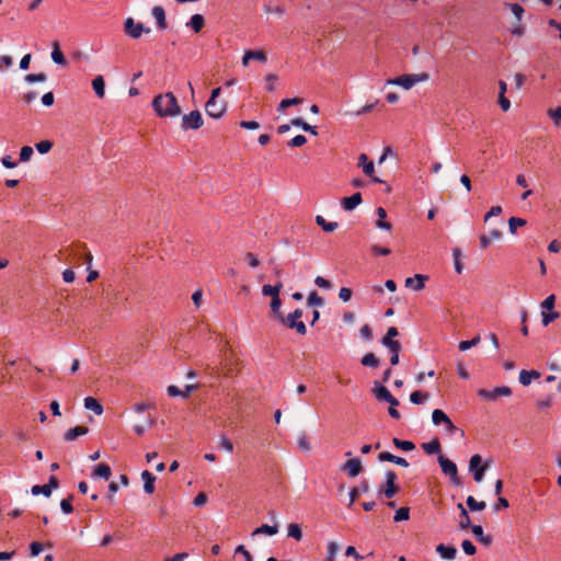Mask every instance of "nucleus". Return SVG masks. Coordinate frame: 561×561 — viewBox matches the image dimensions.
Listing matches in <instances>:
<instances>
[{
  "label": "nucleus",
  "mask_w": 561,
  "mask_h": 561,
  "mask_svg": "<svg viewBox=\"0 0 561 561\" xmlns=\"http://www.w3.org/2000/svg\"><path fill=\"white\" fill-rule=\"evenodd\" d=\"M540 316L541 323L543 327H548L551 322L559 319L560 314L556 310V295L551 294L547 296L540 304Z\"/></svg>",
  "instance_id": "4"
},
{
  "label": "nucleus",
  "mask_w": 561,
  "mask_h": 561,
  "mask_svg": "<svg viewBox=\"0 0 561 561\" xmlns=\"http://www.w3.org/2000/svg\"><path fill=\"white\" fill-rule=\"evenodd\" d=\"M409 518L410 510L408 507H401L397 510L393 516V520L397 523L408 520Z\"/></svg>",
  "instance_id": "53"
},
{
  "label": "nucleus",
  "mask_w": 561,
  "mask_h": 561,
  "mask_svg": "<svg viewBox=\"0 0 561 561\" xmlns=\"http://www.w3.org/2000/svg\"><path fill=\"white\" fill-rule=\"evenodd\" d=\"M516 184L518 186L523 187V190H525V192L520 196L523 201L527 199L533 194V191L527 188L528 183H527V179L524 174H518L516 176Z\"/></svg>",
  "instance_id": "39"
},
{
  "label": "nucleus",
  "mask_w": 561,
  "mask_h": 561,
  "mask_svg": "<svg viewBox=\"0 0 561 561\" xmlns=\"http://www.w3.org/2000/svg\"><path fill=\"white\" fill-rule=\"evenodd\" d=\"M480 342H481L480 335H476L474 337H472L469 341H461L458 346L461 352H466V351L470 350L471 347L477 346Z\"/></svg>",
  "instance_id": "48"
},
{
  "label": "nucleus",
  "mask_w": 561,
  "mask_h": 561,
  "mask_svg": "<svg viewBox=\"0 0 561 561\" xmlns=\"http://www.w3.org/2000/svg\"><path fill=\"white\" fill-rule=\"evenodd\" d=\"M457 508L460 511V516H461L460 522H459V527L461 529L468 528L471 524V520H470V517H469L466 508L463 507V505L461 503H458Z\"/></svg>",
  "instance_id": "43"
},
{
  "label": "nucleus",
  "mask_w": 561,
  "mask_h": 561,
  "mask_svg": "<svg viewBox=\"0 0 561 561\" xmlns=\"http://www.w3.org/2000/svg\"><path fill=\"white\" fill-rule=\"evenodd\" d=\"M152 107L160 118H176L181 114V106L172 92L156 95L152 100Z\"/></svg>",
  "instance_id": "1"
},
{
  "label": "nucleus",
  "mask_w": 561,
  "mask_h": 561,
  "mask_svg": "<svg viewBox=\"0 0 561 561\" xmlns=\"http://www.w3.org/2000/svg\"><path fill=\"white\" fill-rule=\"evenodd\" d=\"M376 214L378 217V220L376 221L377 229L390 231L392 229V225L386 220L387 218V211L383 207H378L376 209Z\"/></svg>",
  "instance_id": "21"
},
{
  "label": "nucleus",
  "mask_w": 561,
  "mask_h": 561,
  "mask_svg": "<svg viewBox=\"0 0 561 561\" xmlns=\"http://www.w3.org/2000/svg\"><path fill=\"white\" fill-rule=\"evenodd\" d=\"M340 543L336 540H328L325 545V558L323 561H336Z\"/></svg>",
  "instance_id": "20"
},
{
  "label": "nucleus",
  "mask_w": 561,
  "mask_h": 561,
  "mask_svg": "<svg viewBox=\"0 0 561 561\" xmlns=\"http://www.w3.org/2000/svg\"><path fill=\"white\" fill-rule=\"evenodd\" d=\"M286 531L288 538H291L298 542L304 538L301 525L298 523H289L286 527Z\"/></svg>",
  "instance_id": "22"
},
{
  "label": "nucleus",
  "mask_w": 561,
  "mask_h": 561,
  "mask_svg": "<svg viewBox=\"0 0 561 561\" xmlns=\"http://www.w3.org/2000/svg\"><path fill=\"white\" fill-rule=\"evenodd\" d=\"M152 15L157 21L158 27L162 31L167 30V18L164 9L160 5H156L152 8Z\"/></svg>",
  "instance_id": "25"
},
{
  "label": "nucleus",
  "mask_w": 561,
  "mask_h": 561,
  "mask_svg": "<svg viewBox=\"0 0 561 561\" xmlns=\"http://www.w3.org/2000/svg\"><path fill=\"white\" fill-rule=\"evenodd\" d=\"M280 306H282V301H280V298L279 296L278 297H275L272 299L271 301V309H272V312L275 314V317L284 323L285 321V318L283 317V314L280 313Z\"/></svg>",
  "instance_id": "45"
},
{
  "label": "nucleus",
  "mask_w": 561,
  "mask_h": 561,
  "mask_svg": "<svg viewBox=\"0 0 561 561\" xmlns=\"http://www.w3.org/2000/svg\"><path fill=\"white\" fill-rule=\"evenodd\" d=\"M430 80V76L426 72L417 73H404L392 79H388L385 84L399 87L404 91L413 89L417 84L425 83Z\"/></svg>",
  "instance_id": "2"
},
{
  "label": "nucleus",
  "mask_w": 561,
  "mask_h": 561,
  "mask_svg": "<svg viewBox=\"0 0 561 561\" xmlns=\"http://www.w3.org/2000/svg\"><path fill=\"white\" fill-rule=\"evenodd\" d=\"M363 199H362L360 193H354L352 196L343 198L342 207L345 210L350 211V210H353L354 208H356L358 205H360Z\"/></svg>",
  "instance_id": "26"
},
{
  "label": "nucleus",
  "mask_w": 561,
  "mask_h": 561,
  "mask_svg": "<svg viewBox=\"0 0 561 561\" xmlns=\"http://www.w3.org/2000/svg\"><path fill=\"white\" fill-rule=\"evenodd\" d=\"M278 533V526L277 525H267L263 524L260 527L255 528L251 536L255 537L259 535H267V536H275Z\"/></svg>",
  "instance_id": "30"
},
{
  "label": "nucleus",
  "mask_w": 561,
  "mask_h": 561,
  "mask_svg": "<svg viewBox=\"0 0 561 561\" xmlns=\"http://www.w3.org/2000/svg\"><path fill=\"white\" fill-rule=\"evenodd\" d=\"M461 548H462L463 552L468 556H473L477 551L474 545L468 539H466L461 542Z\"/></svg>",
  "instance_id": "62"
},
{
  "label": "nucleus",
  "mask_w": 561,
  "mask_h": 561,
  "mask_svg": "<svg viewBox=\"0 0 561 561\" xmlns=\"http://www.w3.org/2000/svg\"><path fill=\"white\" fill-rule=\"evenodd\" d=\"M31 493L34 496L39 495V494H43L46 497L50 496L49 486H46V484H44V485H33L32 489H31Z\"/></svg>",
  "instance_id": "56"
},
{
  "label": "nucleus",
  "mask_w": 561,
  "mask_h": 561,
  "mask_svg": "<svg viewBox=\"0 0 561 561\" xmlns=\"http://www.w3.org/2000/svg\"><path fill=\"white\" fill-rule=\"evenodd\" d=\"M526 225V221L522 218H517V217H511L508 219V227H510V232L512 234H515L516 233V229L518 227H523Z\"/></svg>",
  "instance_id": "54"
},
{
  "label": "nucleus",
  "mask_w": 561,
  "mask_h": 561,
  "mask_svg": "<svg viewBox=\"0 0 561 561\" xmlns=\"http://www.w3.org/2000/svg\"><path fill=\"white\" fill-rule=\"evenodd\" d=\"M316 222L325 231L333 232L337 228L336 221H327L323 216H316Z\"/></svg>",
  "instance_id": "37"
},
{
  "label": "nucleus",
  "mask_w": 561,
  "mask_h": 561,
  "mask_svg": "<svg viewBox=\"0 0 561 561\" xmlns=\"http://www.w3.org/2000/svg\"><path fill=\"white\" fill-rule=\"evenodd\" d=\"M301 102H302V100L299 98L284 99L280 101V103L278 105V111L280 113H283L287 107L293 106V105H298Z\"/></svg>",
  "instance_id": "50"
},
{
  "label": "nucleus",
  "mask_w": 561,
  "mask_h": 561,
  "mask_svg": "<svg viewBox=\"0 0 561 561\" xmlns=\"http://www.w3.org/2000/svg\"><path fill=\"white\" fill-rule=\"evenodd\" d=\"M50 57H51V60L58 66L64 67L67 64L66 58H65L62 51L60 50L58 43H54Z\"/></svg>",
  "instance_id": "34"
},
{
  "label": "nucleus",
  "mask_w": 561,
  "mask_h": 561,
  "mask_svg": "<svg viewBox=\"0 0 561 561\" xmlns=\"http://www.w3.org/2000/svg\"><path fill=\"white\" fill-rule=\"evenodd\" d=\"M438 463L444 474L448 476L451 483L459 485L460 481L458 478L457 466L454 461L446 458L444 455H438Z\"/></svg>",
  "instance_id": "7"
},
{
  "label": "nucleus",
  "mask_w": 561,
  "mask_h": 561,
  "mask_svg": "<svg viewBox=\"0 0 561 561\" xmlns=\"http://www.w3.org/2000/svg\"><path fill=\"white\" fill-rule=\"evenodd\" d=\"M301 317L302 310L296 309L287 316L284 322H286L290 329H295L298 334L305 335L307 333V329L305 323L301 321Z\"/></svg>",
  "instance_id": "11"
},
{
  "label": "nucleus",
  "mask_w": 561,
  "mask_h": 561,
  "mask_svg": "<svg viewBox=\"0 0 561 561\" xmlns=\"http://www.w3.org/2000/svg\"><path fill=\"white\" fill-rule=\"evenodd\" d=\"M141 480L144 482V491L147 494H152L154 492L156 477L148 470H144L141 472Z\"/></svg>",
  "instance_id": "24"
},
{
  "label": "nucleus",
  "mask_w": 561,
  "mask_h": 561,
  "mask_svg": "<svg viewBox=\"0 0 561 561\" xmlns=\"http://www.w3.org/2000/svg\"><path fill=\"white\" fill-rule=\"evenodd\" d=\"M89 432V428L85 427V426H76L73 428H70L68 430L65 435H64V438L65 440L67 442H73L75 439H77L79 436H83V435H87Z\"/></svg>",
  "instance_id": "27"
},
{
  "label": "nucleus",
  "mask_w": 561,
  "mask_h": 561,
  "mask_svg": "<svg viewBox=\"0 0 561 561\" xmlns=\"http://www.w3.org/2000/svg\"><path fill=\"white\" fill-rule=\"evenodd\" d=\"M219 446L227 454H231L233 451V444H232V442L226 435L220 436V438H219Z\"/></svg>",
  "instance_id": "57"
},
{
  "label": "nucleus",
  "mask_w": 561,
  "mask_h": 561,
  "mask_svg": "<svg viewBox=\"0 0 561 561\" xmlns=\"http://www.w3.org/2000/svg\"><path fill=\"white\" fill-rule=\"evenodd\" d=\"M427 279V276L422 274H415L413 277H408L404 280V285L408 288H412L415 291H421L425 287V282Z\"/></svg>",
  "instance_id": "17"
},
{
  "label": "nucleus",
  "mask_w": 561,
  "mask_h": 561,
  "mask_svg": "<svg viewBox=\"0 0 561 561\" xmlns=\"http://www.w3.org/2000/svg\"><path fill=\"white\" fill-rule=\"evenodd\" d=\"M547 114L552 119L554 126L559 127L561 124V106L548 110Z\"/></svg>",
  "instance_id": "51"
},
{
  "label": "nucleus",
  "mask_w": 561,
  "mask_h": 561,
  "mask_svg": "<svg viewBox=\"0 0 561 561\" xmlns=\"http://www.w3.org/2000/svg\"><path fill=\"white\" fill-rule=\"evenodd\" d=\"M111 468L106 463H99L94 470L92 471L91 473V477L93 479H96V478H101V479H104V480H108L110 477H111Z\"/></svg>",
  "instance_id": "29"
},
{
  "label": "nucleus",
  "mask_w": 561,
  "mask_h": 561,
  "mask_svg": "<svg viewBox=\"0 0 561 561\" xmlns=\"http://www.w3.org/2000/svg\"><path fill=\"white\" fill-rule=\"evenodd\" d=\"M245 261L248 262V264L251 266V267H257L260 265V260L257 257L256 254L252 253V252H248L244 256Z\"/></svg>",
  "instance_id": "63"
},
{
  "label": "nucleus",
  "mask_w": 561,
  "mask_h": 561,
  "mask_svg": "<svg viewBox=\"0 0 561 561\" xmlns=\"http://www.w3.org/2000/svg\"><path fill=\"white\" fill-rule=\"evenodd\" d=\"M194 390H196V386L195 385H187L185 387V389L182 391L179 389V387L174 386V385H170L168 388H167V393L172 397V398H176V397H182V398H186L190 396L191 392H193Z\"/></svg>",
  "instance_id": "19"
},
{
  "label": "nucleus",
  "mask_w": 561,
  "mask_h": 561,
  "mask_svg": "<svg viewBox=\"0 0 561 561\" xmlns=\"http://www.w3.org/2000/svg\"><path fill=\"white\" fill-rule=\"evenodd\" d=\"M282 289V284H277L275 286L264 285L262 287V294L264 296H271L272 299L279 296V291Z\"/></svg>",
  "instance_id": "44"
},
{
  "label": "nucleus",
  "mask_w": 561,
  "mask_h": 561,
  "mask_svg": "<svg viewBox=\"0 0 561 561\" xmlns=\"http://www.w3.org/2000/svg\"><path fill=\"white\" fill-rule=\"evenodd\" d=\"M385 478H386L385 495L387 497H392L398 491V486L396 484L397 476L393 471L388 470L385 473Z\"/></svg>",
  "instance_id": "18"
},
{
  "label": "nucleus",
  "mask_w": 561,
  "mask_h": 561,
  "mask_svg": "<svg viewBox=\"0 0 561 561\" xmlns=\"http://www.w3.org/2000/svg\"><path fill=\"white\" fill-rule=\"evenodd\" d=\"M512 394L511 388L507 386L496 387L493 390L479 389L478 396L488 401H495L500 397H510Z\"/></svg>",
  "instance_id": "10"
},
{
  "label": "nucleus",
  "mask_w": 561,
  "mask_h": 561,
  "mask_svg": "<svg viewBox=\"0 0 561 561\" xmlns=\"http://www.w3.org/2000/svg\"><path fill=\"white\" fill-rule=\"evenodd\" d=\"M504 7L511 11L517 22H520L524 18L525 10L518 3H505Z\"/></svg>",
  "instance_id": "36"
},
{
  "label": "nucleus",
  "mask_w": 561,
  "mask_h": 561,
  "mask_svg": "<svg viewBox=\"0 0 561 561\" xmlns=\"http://www.w3.org/2000/svg\"><path fill=\"white\" fill-rule=\"evenodd\" d=\"M153 420L151 419V416L149 415H137L136 414V417L134 420V423H133V428H134V432L138 435V436H141L145 434V432L147 430H149L150 427L153 426Z\"/></svg>",
  "instance_id": "14"
},
{
  "label": "nucleus",
  "mask_w": 561,
  "mask_h": 561,
  "mask_svg": "<svg viewBox=\"0 0 561 561\" xmlns=\"http://www.w3.org/2000/svg\"><path fill=\"white\" fill-rule=\"evenodd\" d=\"M92 88L95 95L99 99H103L105 95V81L103 76L99 75L92 80Z\"/></svg>",
  "instance_id": "33"
},
{
  "label": "nucleus",
  "mask_w": 561,
  "mask_h": 561,
  "mask_svg": "<svg viewBox=\"0 0 561 561\" xmlns=\"http://www.w3.org/2000/svg\"><path fill=\"white\" fill-rule=\"evenodd\" d=\"M362 364L364 366L377 367L378 366V359L376 358V356L373 353H367V354H365L363 356Z\"/></svg>",
  "instance_id": "59"
},
{
  "label": "nucleus",
  "mask_w": 561,
  "mask_h": 561,
  "mask_svg": "<svg viewBox=\"0 0 561 561\" xmlns=\"http://www.w3.org/2000/svg\"><path fill=\"white\" fill-rule=\"evenodd\" d=\"M265 89L268 92H275L277 89L278 77L274 73H268L264 77Z\"/></svg>",
  "instance_id": "42"
},
{
  "label": "nucleus",
  "mask_w": 561,
  "mask_h": 561,
  "mask_svg": "<svg viewBox=\"0 0 561 561\" xmlns=\"http://www.w3.org/2000/svg\"><path fill=\"white\" fill-rule=\"evenodd\" d=\"M227 110L228 103L225 101L208 100L205 104L206 114L214 119L221 118L227 113Z\"/></svg>",
  "instance_id": "8"
},
{
  "label": "nucleus",
  "mask_w": 561,
  "mask_h": 561,
  "mask_svg": "<svg viewBox=\"0 0 561 561\" xmlns=\"http://www.w3.org/2000/svg\"><path fill=\"white\" fill-rule=\"evenodd\" d=\"M124 31L127 36L134 39L140 38L144 34H150V27L145 26L140 22H136L133 18L124 20Z\"/></svg>",
  "instance_id": "6"
},
{
  "label": "nucleus",
  "mask_w": 561,
  "mask_h": 561,
  "mask_svg": "<svg viewBox=\"0 0 561 561\" xmlns=\"http://www.w3.org/2000/svg\"><path fill=\"white\" fill-rule=\"evenodd\" d=\"M378 459L380 461H389V462H393L398 466H401L403 468H407L409 467V463L408 461L404 459V458H401V457H398V456H394L390 453H381L379 456H378Z\"/></svg>",
  "instance_id": "32"
},
{
  "label": "nucleus",
  "mask_w": 561,
  "mask_h": 561,
  "mask_svg": "<svg viewBox=\"0 0 561 561\" xmlns=\"http://www.w3.org/2000/svg\"><path fill=\"white\" fill-rule=\"evenodd\" d=\"M83 404L87 410L94 412L96 415L103 414V407L95 398L87 397L83 401Z\"/></svg>",
  "instance_id": "31"
},
{
  "label": "nucleus",
  "mask_w": 561,
  "mask_h": 561,
  "mask_svg": "<svg viewBox=\"0 0 561 561\" xmlns=\"http://www.w3.org/2000/svg\"><path fill=\"white\" fill-rule=\"evenodd\" d=\"M466 503H467V506L471 510V511H483L485 507H486V504L485 502L481 501V502H478L476 501V499L473 496H468L467 500H466Z\"/></svg>",
  "instance_id": "46"
},
{
  "label": "nucleus",
  "mask_w": 561,
  "mask_h": 561,
  "mask_svg": "<svg viewBox=\"0 0 561 561\" xmlns=\"http://www.w3.org/2000/svg\"><path fill=\"white\" fill-rule=\"evenodd\" d=\"M471 531L473 536L483 545L490 546L492 542V538L489 535H485L481 525L471 526Z\"/></svg>",
  "instance_id": "28"
},
{
  "label": "nucleus",
  "mask_w": 561,
  "mask_h": 561,
  "mask_svg": "<svg viewBox=\"0 0 561 561\" xmlns=\"http://www.w3.org/2000/svg\"><path fill=\"white\" fill-rule=\"evenodd\" d=\"M33 148L30 146H24L20 150V161L27 162L33 156Z\"/></svg>",
  "instance_id": "60"
},
{
  "label": "nucleus",
  "mask_w": 561,
  "mask_h": 561,
  "mask_svg": "<svg viewBox=\"0 0 561 561\" xmlns=\"http://www.w3.org/2000/svg\"><path fill=\"white\" fill-rule=\"evenodd\" d=\"M297 447L304 453H310L312 449L311 443L307 435L301 433L297 436Z\"/></svg>",
  "instance_id": "40"
},
{
  "label": "nucleus",
  "mask_w": 561,
  "mask_h": 561,
  "mask_svg": "<svg viewBox=\"0 0 561 561\" xmlns=\"http://www.w3.org/2000/svg\"><path fill=\"white\" fill-rule=\"evenodd\" d=\"M374 392L377 400L389 403L388 412L390 416L396 420L400 419L401 415L397 410L399 401L390 393V391L382 385H376Z\"/></svg>",
  "instance_id": "5"
},
{
  "label": "nucleus",
  "mask_w": 561,
  "mask_h": 561,
  "mask_svg": "<svg viewBox=\"0 0 561 561\" xmlns=\"http://www.w3.org/2000/svg\"><path fill=\"white\" fill-rule=\"evenodd\" d=\"M204 16L202 14L196 13L191 16L187 26H190L195 33H197L204 27Z\"/></svg>",
  "instance_id": "35"
},
{
  "label": "nucleus",
  "mask_w": 561,
  "mask_h": 561,
  "mask_svg": "<svg viewBox=\"0 0 561 561\" xmlns=\"http://www.w3.org/2000/svg\"><path fill=\"white\" fill-rule=\"evenodd\" d=\"M182 128L184 130L198 129L203 125V118L199 111H192L182 117Z\"/></svg>",
  "instance_id": "12"
},
{
  "label": "nucleus",
  "mask_w": 561,
  "mask_h": 561,
  "mask_svg": "<svg viewBox=\"0 0 561 561\" xmlns=\"http://www.w3.org/2000/svg\"><path fill=\"white\" fill-rule=\"evenodd\" d=\"M251 60H256L260 62H265L267 60L266 54L263 49H255V50H245L242 56V66L244 68L249 67Z\"/></svg>",
  "instance_id": "16"
},
{
  "label": "nucleus",
  "mask_w": 561,
  "mask_h": 561,
  "mask_svg": "<svg viewBox=\"0 0 561 561\" xmlns=\"http://www.w3.org/2000/svg\"><path fill=\"white\" fill-rule=\"evenodd\" d=\"M492 459L486 458L485 460L482 459V457L479 454H474L471 456L469 460L468 470L471 471H478L480 469L488 470L492 465Z\"/></svg>",
  "instance_id": "15"
},
{
  "label": "nucleus",
  "mask_w": 561,
  "mask_h": 561,
  "mask_svg": "<svg viewBox=\"0 0 561 561\" xmlns=\"http://www.w3.org/2000/svg\"><path fill=\"white\" fill-rule=\"evenodd\" d=\"M539 373L536 370H522L519 373V382L524 386H528L533 379H537Z\"/></svg>",
  "instance_id": "38"
},
{
  "label": "nucleus",
  "mask_w": 561,
  "mask_h": 561,
  "mask_svg": "<svg viewBox=\"0 0 561 561\" xmlns=\"http://www.w3.org/2000/svg\"><path fill=\"white\" fill-rule=\"evenodd\" d=\"M358 167L362 168L363 172L371 179L375 183H382V180L376 173L375 163L368 159L366 153H360L358 156Z\"/></svg>",
  "instance_id": "9"
},
{
  "label": "nucleus",
  "mask_w": 561,
  "mask_h": 561,
  "mask_svg": "<svg viewBox=\"0 0 561 561\" xmlns=\"http://www.w3.org/2000/svg\"><path fill=\"white\" fill-rule=\"evenodd\" d=\"M36 150L41 154L48 153L53 148V142L50 140H42L35 145Z\"/></svg>",
  "instance_id": "55"
},
{
  "label": "nucleus",
  "mask_w": 561,
  "mask_h": 561,
  "mask_svg": "<svg viewBox=\"0 0 561 561\" xmlns=\"http://www.w3.org/2000/svg\"><path fill=\"white\" fill-rule=\"evenodd\" d=\"M432 424L435 427H443V431L445 434L453 436L456 434H459L461 437L465 436V433L462 430H459L450 420V417L442 410V409H435L432 412Z\"/></svg>",
  "instance_id": "3"
},
{
  "label": "nucleus",
  "mask_w": 561,
  "mask_h": 561,
  "mask_svg": "<svg viewBox=\"0 0 561 561\" xmlns=\"http://www.w3.org/2000/svg\"><path fill=\"white\" fill-rule=\"evenodd\" d=\"M436 552L444 560H454L457 556V549L453 546H445L443 543L436 547Z\"/></svg>",
  "instance_id": "23"
},
{
  "label": "nucleus",
  "mask_w": 561,
  "mask_h": 561,
  "mask_svg": "<svg viewBox=\"0 0 561 561\" xmlns=\"http://www.w3.org/2000/svg\"><path fill=\"white\" fill-rule=\"evenodd\" d=\"M428 400V394L422 391H414L410 394V401L413 404H422Z\"/></svg>",
  "instance_id": "49"
},
{
  "label": "nucleus",
  "mask_w": 561,
  "mask_h": 561,
  "mask_svg": "<svg viewBox=\"0 0 561 561\" xmlns=\"http://www.w3.org/2000/svg\"><path fill=\"white\" fill-rule=\"evenodd\" d=\"M352 289L348 288V287H342L339 291V298L343 301V302H348L352 298Z\"/></svg>",
  "instance_id": "64"
},
{
  "label": "nucleus",
  "mask_w": 561,
  "mask_h": 561,
  "mask_svg": "<svg viewBox=\"0 0 561 561\" xmlns=\"http://www.w3.org/2000/svg\"><path fill=\"white\" fill-rule=\"evenodd\" d=\"M453 259H454V268L457 274H461L463 271V266L461 263V251L459 249L453 250Z\"/></svg>",
  "instance_id": "47"
},
{
  "label": "nucleus",
  "mask_w": 561,
  "mask_h": 561,
  "mask_svg": "<svg viewBox=\"0 0 561 561\" xmlns=\"http://www.w3.org/2000/svg\"><path fill=\"white\" fill-rule=\"evenodd\" d=\"M345 456L348 457V459L344 462L342 470L346 471L348 477H351V478L357 477L362 472V469H363L360 459L351 458V456H352L351 451H347L345 454Z\"/></svg>",
  "instance_id": "13"
},
{
  "label": "nucleus",
  "mask_w": 561,
  "mask_h": 561,
  "mask_svg": "<svg viewBox=\"0 0 561 561\" xmlns=\"http://www.w3.org/2000/svg\"><path fill=\"white\" fill-rule=\"evenodd\" d=\"M424 451L428 455L439 454L440 451V443L437 438H434L422 445Z\"/></svg>",
  "instance_id": "41"
},
{
  "label": "nucleus",
  "mask_w": 561,
  "mask_h": 561,
  "mask_svg": "<svg viewBox=\"0 0 561 561\" xmlns=\"http://www.w3.org/2000/svg\"><path fill=\"white\" fill-rule=\"evenodd\" d=\"M392 443L394 444L396 447L404 451H411L415 447L411 440H400L398 438H393Z\"/></svg>",
  "instance_id": "52"
},
{
  "label": "nucleus",
  "mask_w": 561,
  "mask_h": 561,
  "mask_svg": "<svg viewBox=\"0 0 561 561\" xmlns=\"http://www.w3.org/2000/svg\"><path fill=\"white\" fill-rule=\"evenodd\" d=\"M46 79H47V77L43 72L42 73H36V75L32 73V75H27L25 77V81L27 83H30V84H33V83H36V82H44V81H46Z\"/></svg>",
  "instance_id": "61"
},
{
  "label": "nucleus",
  "mask_w": 561,
  "mask_h": 561,
  "mask_svg": "<svg viewBox=\"0 0 561 561\" xmlns=\"http://www.w3.org/2000/svg\"><path fill=\"white\" fill-rule=\"evenodd\" d=\"M399 332L396 327H390L387 330V334L382 337L381 344L385 345L387 342H394V337L398 336Z\"/></svg>",
  "instance_id": "58"
}]
</instances>
